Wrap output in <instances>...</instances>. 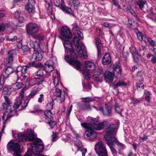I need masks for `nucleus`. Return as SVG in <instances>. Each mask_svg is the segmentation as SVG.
Masks as SVG:
<instances>
[{"instance_id":"f257e3e1","label":"nucleus","mask_w":156,"mask_h":156,"mask_svg":"<svg viewBox=\"0 0 156 156\" xmlns=\"http://www.w3.org/2000/svg\"><path fill=\"white\" fill-rule=\"evenodd\" d=\"M13 136L16 139L19 141H25L27 140L32 141V143H30L29 144L32 148L33 152L37 153L42 152L44 149V145L41 139L39 138H34V135L33 132L31 129L28 130L26 134H21L16 133Z\"/></svg>"},{"instance_id":"f03ea898","label":"nucleus","mask_w":156,"mask_h":156,"mask_svg":"<svg viewBox=\"0 0 156 156\" xmlns=\"http://www.w3.org/2000/svg\"><path fill=\"white\" fill-rule=\"evenodd\" d=\"M63 44L66 50L69 51L71 56V58L69 57L68 56H65V59L66 61L72 66L76 69H80L81 64L78 60H75V59L77 58V56L74 52V49L72 48V44L68 40H65Z\"/></svg>"},{"instance_id":"7ed1b4c3","label":"nucleus","mask_w":156,"mask_h":156,"mask_svg":"<svg viewBox=\"0 0 156 156\" xmlns=\"http://www.w3.org/2000/svg\"><path fill=\"white\" fill-rule=\"evenodd\" d=\"M108 123V122L106 120L99 123L97 121L92 120L90 123L84 122L81 123V125L83 127L86 129H95L99 130L103 129Z\"/></svg>"},{"instance_id":"20e7f679","label":"nucleus","mask_w":156,"mask_h":156,"mask_svg":"<svg viewBox=\"0 0 156 156\" xmlns=\"http://www.w3.org/2000/svg\"><path fill=\"white\" fill-rule=\"evenodd\" d=\"M83 39L82 36L74 35L73 38V42L76 48H77L78 53L83 55V58H87V54L84 44L83 43L79 44L80 40Z\"/></svg>"},{"instance_id":"39448f33","label":"nucleus","mask_w":156,"mask_h":156,"mask_svg":"<svg viewBox=\"0 0 156 156\" xmlns=\"http://www.w3.org/2000/svg\"><path fill=\"white\" fill-rule=\"evenodd\" d=\"M25 88H23L19 92V95L16 97V101L14 104L13 107L15 109L18 108L20 106H21L22 108H25L29 102L28 100H25L24 99V91Z\"/></svg>"},{"instance_id":"423d86ee","label":"nucleus","mask_w":156,"mask_h":156,"mask_svg":"<svg viewBox=\"0 0 156 156\" xmlns=\"http://www.w3.org/2000/svg\"><path fill=\"white\" fill-rule=\"evenodd\" d=\"M7 148L9 151H13L14 156H21L20 153L22 151V146L20 143H15L14 141L11 140L8 143Z\"/></svg>"},{"instance_id":"0eeeda50","label":"nucleus","mask_w":156,"mask_h":156,"mask_svg":"<svg viewBox=\"0 0 156 156\" xmlns=\"http://www.w3.org/2000/svg\"><path fill=\"white\" fill-rule=\"evenodd\" d=\"M94 149L99 156H108L107 149L101 141H99L95 144Z\"/></svg>"},{"instance_id":"6e6552de","label":"nucleus","mask_w":156,"mask_h":156,"mask_svg":"<svg viewBox=\"0 0 156 156\" xmlns=\"http://www.w3.org/2000/svg\"><path fill=\"white\" fill-rule=\"evenodd\" d=\"M85 70L88 71L89 72H93L96 69V65L92 62L90 61L86 62L84 63ZM83 76L84 78L87 80H89L90 78V74L86 70H84L83 72Z\"/></svg>"},{"instance_id":"1a4fd4ad","label":"nucleus","mask_w":156,"mask_h":156,"mask_svg":"<svg viewBox=\"0 0 156 156\" xmlns=\"http://www.w3.org/2000/svg\"><path fill=\"white\" fill-rule=\"evenodd\" d=\"M53 92L54 95L58 102L61 103L65 100V92L64 90H62V88L56 87Z\"/></svg>"},{"instance_id":"9d476101","label":"nucleus","mask_w":156,"mask_h":156,"mask_svg":"<svg viewBox=\"0 0 156 156\" xmlns=\"http://www.w3.org/2000/svg\"><path fill=\"white\" fill-rule=\"evenodd\" d=\"M27 34L32 35L37 33L39 31V26L36 23L30 22L26 25Z\"/></svg>"},{"instance_id":"9b49d317","label":"nucleus","mask_w":156,"mask_h":156,"mask_svg":"<svg viewBox=\"0 0 156 156\" xmlns=\"http://www.w3.org/2000/svg\"><path fill=\"white\" fill-rule=\"evenodd\" d=\"M118 128L117 124H111L107 126L106 129V134L104 136V138L105 140V138L106 137H116L115 134L114 133L116 132Z\"/></svg>"},{"instance_id":"f8f14e48","label":"nucleus","mask_w":156,"mask_h":156,"mask_svg":"<svg viewBox=\"0 0 156 156\" xmlns=\"http://www.w3.org/2000/svg\"><path fill=\"white\" fill-rule=\"evenodd\" d=\"M33 63H28L27 66H23L18 67L16 69V72L18 77H20V75H22V74H25L27 73V67L30 66H33Z\"/></svg>"},{"instance_id":"ddd939ff","label":"nucleus","mask_w":156,"mask_h":156,"mask_svg":"<svg viewBox=\"0 0 156 156\" xmlns=\"http://www.w3.org/2000/svg\"><path fill=\"white\" fill-rule=\"evenodd\" d=\"M84 136L87 140L90 141H92L97 137L96 133L91 129L87 130L84 134Z\"/></svg>"},{"instance_id":"4468645a","label":"nucleus","mask_w":156,"mask_h":156,"mask_svg":"<svg viewBox=\"0 0 156 156\" xmlns=\"http://www.w3.org/2000/svg\"><path fill=\"white\" fill-rule=\"evenodd\" d=\"M105 140V143L109 147L113 155L114 156H116L117 151L114 147V144L111 139L110 137H106Z\"/></svg>"},{"instance_id":"2eb2a0df","label":"nucleus","mask_w":156,"mask_h":156,"mask_svg":"<svg viewBox=\"0 0 156 156\" xmlns=\"http://www.w3.org/2000/svg\"><path fill=\"white\" fill-rule=\"evenodd\" d=\"M16 55V51L14 50L10 51L8 57L5 59L4 62L6 64H11L13 62V58Z\"/></svg>"},{"instance_id":"dca6fc26","label":"nucleus","mask_w":156,"mask_h":156,"mask_svg":"<svg viewBox=\"0 0 156 156\" xmlns=\"http://www.w3.org/2000/svg\"><path fill=\"white\" fill-rule=\"evenodd\" d=\"M61 33L63 37L66 38H69L72 36L70 30L66 26H64L62 28Z\"/></svg>"},{"instance_id":"f3484780","label":"nucleus","mask_w":156,"mask_h":156,"mask_svg":"<svg viewBox=\"0 0 156 156\" xmlns=\"http://www.w3.org/2000/svg\"><path fill=\"white\" fill-rule=\"evenodd\" d=\"M113 143H115L117 146V148L119 151H123L126 147L125 145L122 143L119 142L115 136H112L110 137Z\"/></svg>"},{"instance_id":"a211bd4d","label":"nucleus","mask_w":156,"mask_h":156,"mask_svg":"<svg viewBox=\"0 0 156 156\" xmlns=\"http://www.w3.org/2000/svg\"><path fill=\"white\" fill-rule=\"evenodd\" d=\"M53 62L51 60H48L45 63L44 68L46 71L48 72H51L53 69Z\"/></svg>"},{"instance_id":"6ab92c4d","label":"nucleus","mask_w":156,"mask_h":156,"mask_svg":"<svg viewBox=\"0 0 156 156\" xmlns=\"http://www.w3.org/2000/svg\"><path fill=\"white\" fill-rule=\"evenodd\" d=\"M102 63L104 65L110 64L111 62V57L108 53H106L104 55L101 61Z\"/></svg>"},{"instance_id":"aec40b11","label":"nucleus","mask_w":156,"mask_h":156,"mask_svg":"<svg viewBox=\"0 0 156 156\" xmlns=\"http://www.w3.org/2000/svg\"><path fill=\"white\" fill-rule=\"evenodd\" d=\"M114 75V73L108 71H105V73L104 76L105 80L109 83L113 80Z\"/></svg>"},{"instance_id":"412c9836","label":"nucleus","mask_w":156,"mask_h":156,"mask_svg":"<svg viewBox=\"0 0 156 156\" xmlns=\"http://www.w3.org/2000/svg\"><path fill=\"white\" fill-rule=\"evenodd\" d=\"M4 98L5 102L3 103V107L4 109H7L11 106L12 103L10 100L7 96L5 95Z\"/></svg>"},{"instance_id":"4be33fe9","label":"nucleus","mask_w":156,"mask_h":156,"mask_svg":"<svg viewBox=\"0 0 156 156\" xmlns=\"http://www.w3.org/2000/svg\"><path fill=\"white\" fill-rule=\"evenodd\" d=\"M62 10L63 12L68 14L71 15L73 16L74 13L72 10L71 9L66 6L64 4L63 5L60 9Z\"/></svg>"},{"instance_id":"5701e85b","label":"nucleus","mask_w":156,"mask_h":156,"mask_svg":"<svg viewBox=\"0 0 156 156\" xmlns=\"http://www.w3.org/2000/svg\"><path fill=\"white\" fill-rule=\"evenodd\" d=\"M75 26V27H73V34L74 35L79 36H82L83 34L82 33V30L80 29L79 26L76 25Z\"/></svg>"},{"instance_id":"b1692460","label":"nucleus","mask_w":156,"mask_h":156,"mask_svg":"<svg viewBox=\"0 0 156 156\" xmlns=\"http://www.w3.org/2000/svg\"><path fill=\"white\" fill-rule=\"evenodd\" d=\"M42 58L41 54L38 51L34 53L32 55V59L35 61L41 60Z\"/></svg>"},{"instance_id":"393cba45","label":"nucleus","mask_w":156,"mask_h":156,"mask_svg":"<svg viewBox=\"0 0 156 156\" xmlns=\"http://www.w3.org/2000/svg\"><path fill=\"white\" fill-rule=\"evenodd\" d=\"M103 75H100L97 72H95L93 75V79L95 81L98 82H101L102 81Z\"/></svg>"},{"instance_id":"a878e982","label":"nucleus","mask_w":156,"mask_h":156,"mask_svg":"<svg viewBox=\"0 0 156 156\" xmlns=\"http://www.w3.org/2000/svg\"><path fill=\"white\" fill-rule=\"evenodd\" d=\"M30 47L35 51L38 50L40 47L39 43L36 41H31L30 43Z\"/></svg>"},{"instance_id":"bb28decb","label":"nucleus","mask_w":156,"mask_h":156,"mask_svg":"<svg viewBox=\"0 0 156 156\" xmlns=\"http://www.w3.org/2000/svg\"><path fill=\"white\" fill-rule=\"evenodd\" d=\"M53 83L55 88L56 87L62 88V85L60 78L58 77H55L53 80Z\"/></svg>"},{"instance_id":"cd10ccee","label":"nucleus","mask_w":156,"mask_h":156,"mask_svg":"<svg viewBox=\"0 0 156 156\" xmlns=\"http://www.w3.org/2000/svg\"><path fill=\"white\" fill-rule=\"evenodd\" d=\"M105 111L104 113V115L105 116H110L112 115V108L109 106L107 104L105 105Z\"/></svg>"},{"instance_id":"c85d7f7f","label":"nucleus","mask_w":156,"mask_h":156,"mask_svg":"<svg viewBox=\"0 0 156 156\" xmlns=\"http://www.w3.org/2000/svg\"><path fill=\"white\" fill-rule=\"evenodd\" d=\"M146 35L144 31H140L137 29V38L140 41H142L144 38H146Z\"/></svg>"},{"instance_id":"c756f323","label":"nucleus","mask_w":156,"mask_h":156,"mask_svg":"<svg viewBox=\"0 0 156 156\" xmlns=\"http://www.w3.org/2000/svg\"><path fill=\"white\" fill-rule=\"evenodd\" d=\"M12 89L10 86H5L3 89L2 94L5 95H10L12 93Z\"/></svg>"},{"instance_id":"7c9ffc66","label":"nucleus","mask_w":156,"mask_h":156,"mask_svg":"<svg viewBox=\"0 0 156 156\" xmlns=\"http://www.w3.org/2000/svg\"><path fill=\"white\" fill-rule=\"evenodd\" d=\"M35 5L34 4H27L25 5V9L30 13L34 12L35 10Z\"/></svg>"},{"instance_id":"2f4dec72","label":"nucleus","mask_w":156,"mask_h":156,"mask_svg":"<svg viewBox=\"0 0 156 156\" xmlns=\"http://www.w3.org/2000/svg\"><path fill=\"white\" fill-rule=\"evenodd\" d=\"M44 113L46 117V121H47V120L49 119H53V117L51 116V113L50 111H46L44 112Z\"/></svg>"},{"instance_id":"473e14b6","label":"nucleus","mask_w":156,"mask_h":156,"mask_svg":"<svg viewBox=\"0 0 156 156\" xmlns=\"http://www.w3.org/2000/svg\"><path fill=\"white\" fill-rule=\"evenodd\" d=\"M147 3L145 0H138L137 2V5L139 6V8L141 10H142L144 7V5Z\"/></svg>"},{"instance_id":"72a5a7b5","label":"nucleus","mask_w":156,"mask_h":156,"mask_svg":"<svg viewBox=\"0 0 156 156\" xmlns=\"http://www.w3.org/2000/svg\"><path fill=\"white\" fill-rule=\"evenodd\" d=\"M114 72L118 75H120L122 72V69L118 65H117L114 67Z\"/></svg>"},{"instance_id":"f704fd0d","label":"nucleus","mask_w":156,"mask_h":156,"mask_svg":"<svg viewBox=\"0 0 156 156\" xmlns=\"http://www.w3.org/2000/svg\"><path fill=\"white\" fill-rule=\"evenodd\" d=\"M33 151L32 150V149H29L27 150V152L24 155V156H31L32 155V152L35 155H36L37 154H39L41 153L42 152H39L37 153V152H35L34 153L33 152Z\"/></svg>"},{"instance_id":"c9c22d12","label":"nucleus","mask_w":156,"mask_h":156,"mask_svg":"<svg viewBox=\"0 0 156 156\" xmlns=\"http://www.w3.org/2000/svg\"><path fill=\"white\" fill-rule=\"evenodd\" d=\"M114 108L116 112L118 114L121 115L122 111V108H120L119 105L115 103L114 105Z\"/></svg>"},{"instance_id":"e433bc0d","label":"nucleus","mask_w":156,"mask_h":156,"mask_svg":"<svg viewBox=\"0 0 156 156\" xmlns=\"http://www.w3.org/2000/svg\"><path fill=\"white\" fill-rule=\"evenodd\" d=\"M14 71V69L12 67H8L5 69V73L7 75L11 74Z\"/></svg>"},{"instance_id":"4c0bfd02","label":"nucleus","mask_w":156,"mask_h":156,"mask_svg":"<svg viewBox=\"0 0 156 156\" xmlns=\"http://www.w3.org/2000/svg\"><path fill=\"white\" fill-rule=\"evenodd\" d=\"M130 52L132 55L133 61L134 62H136V49L133 47H132L130 49Z\"/></svg>"},{"instance_id":"58836bf2","label":"nucleus","mask_w":156,"mask_h":156,"mask_svg":"<svg viewBox=\"0 0 156 156\" xmlns=\"http://www.w3.org/2000/svg\"><path fill=\"white\" fill-rule=\"evenodd\" d=\"M46 122L49 125L51 129L53 128L56 124V122L53 121V119H49L46 121Z\"/></svg>"},{"instance_id":"ea45409f","label":"nucleus","mask_w":156,"mask_h":156,"mask_svg":"<svg viewBox=\"0 0 156 156\" xmlns=\"http://www.w3.org/2000/svg\"><path fill=\"white\" fill-rule=\"evenodd\" d=\"M37 93V92L36 90H33L27 97V98L28 99H26V100H28L29 101V100L31 98H33L34 97Z\"/></svg>"},{"instance_id":"a19ab883","label":"nucleus","mask_w":156,"mask_h":156,"mask_svg":"<svg viewBox=\"0 0 156 156\" xmlns=\"http://www.w3.org/2000/svg\"><path fill=\"white\" fill-rule=\"evenodd\" d=\"M23 85V84L22 83L16 82L13 85V87L15 90H17L21 88Z\"/></svg>"},{"instance_id":"79ce46f5","label":"nucleus","mask_w":156,"mask_h":156,"mask_svg":"<svg viewBox=\"0 0 156 156\" xmlns=\"http://www.w3.org/2000/svg\"><path fill=\"white\" fill-rule=\"evenodd\" d=\"M28 81L29 82V84L31 86H33L37 84L36 79V78L27 79Z\"/></svg>"},{"instance_id":"37998d69","label":"nucleus","mask_w":156,"mask_h":156,"mask_svg":"<svg viewBox=\"0 0 156 156\" xmlns=\"http://www.w3.org/2000/svg\"><path fill=\"white\" fill-rule=\"evenodd\" d=\"M145 100L148 103L150 102L151 99L150 96L151 93L149 91H147L145 92Z\"/></svg>"},{"instance_id":"c03bdc74","label":"nucleus","mask_w":156,"mask_h":156,"mask_svg":"<svg viewBox=\"0 0 156 156\" xmlns=\"http://www.w3.org/2000/svg\"><path fill=\"white\" fill-rule=\"evenodd\" d=\"M143 78H141L139 83L137 84V89L138 90H139L138 89L139 88H140V90L144 89V85L143 83Z\"/></svg>"},{"instance_id":"a18cd8bd","label":"nucleus","mask_w":156,"mask_h":156,"mask_svg":"<svg viewBox=\"0 0 156 156\" xmlns=\"http://www.w3.org/2000/svg\"><path fill=\"white\" fill-rule=\"evenodd\" d=\"M83 100V102L84 103H89L94 101V99L90 97H87L85 98H82Z\"/></svg>"},{"instance_id":"49530a36","label":"nucleus","mask_w":156,"mask_h":156,"mask_svg":"<svg viewBox=\"0 0 156 156\" xmlns=\"http://www.w3.org/2000/svg\"><path fill=\"white\" fill-rule=\"evenodd\" d=\"M147 41L149 43V45L152 47H154L155 46V42L150 37H148L147 38Z\"/></svg>"},{"instance_id":"de8ad7c7","label":"nucleus","mask_w":156,"mask_h":156,"mask_svg":"<svg viewBox=\"0 0 156 156\" xmlns=\"http://www.w3.org/2000/svg\"><path fill=\"white\" fill-rule=\"evenodd\" d=\"M44 70L41 69H38L35 73V75L38 76H43L44 75Z\"/></svg>"},{"instance_id":"09e8293b","label":"nucleus","mask_w":156,"mask_h":156,"mask_svg":"<svg viewBox=\"0 0 156 156\" xmlns=\"http://www.w3.org/2000/svg\"><path fill=\"white\" fill-rule=\"evenodd\" d=\"M54 4L57 7L60 8L64 4L63 3H61L60 2L59 0H54Z\"/></svg>"},{"instance_id":"8fccbe9b","label":"nucleus","mask_w":156,"mask_h":156,"mask_svg":"<svg viewBox=\"0 0 156 156\" xmlns=\"http://www.w3.org/2000/svg\"><path fill=\"white\" fill-rule=\"evenodd\" d=\"M96 43L97 48H101L102 45L100 40L98 38L96 39Z\"/></svg>"},{"instance_id":"3c124183","label":"nucleus","mask_w":156,"mask_h":156,"mask_svg":"<svg viewBox=\"0 0 156 156\" xmlns=\"http://www.w3.org/2000/svg\"><path fill=\"white\" fill-rule=\"evenodd\" d=\"M17 115H18V112L17 111L15 110L11 111L9 113V116L10 117L13 116Z\"/></svg>"},{"instance_id":"603ef678","label":"nucleus","mask_w":156,"mask_h":156,"mask_svg":"<svg viewBox=\"0 0 156 156\" xmlns=\"http://www.w3.org/2000/svg\"><path fill=\"white\" fill-rule=\"evenodd\" d=\"M37 84H39L42 83L45 81L44 78H36Z\"/></svg>"},{"instance_id":"864d4df0","label":"nucleus","mask_w":156,"mask_h":156,"mask_svg":"<svg viewBox=\"0 0 156 156\" xmlns=\"http://www.w3.org/2000/svg\"><path fill=\"white\" fill-rule=\"evenodd\" d=\"M46 7L48 8H51L52 7V3L51 0H45Z\"/></svg>"},{"instance_id":"5fc2aeb1","label":"nucleus","mask_w":156,"mask_h":156,"mask_svg":"<svg viewBox=\"0 0 156 156\" xmlns=\"http://www.w3.org/2000/svg\"><path fill=\"white\" fill-rule=\"evenodd\" d=\"M126 84L123 81H119L117 82L115 85V87L116 88L118 87H120L123 86H125Z\"/></svg>"},{"instance_id":"6e6d98bb","label":"nucleus","mask_w":156,"mask_h":156,"mask_svg":"<svg viewBox=\"0 0 156 156\" xmlns=\"http://www.w3.org/2000/svg\"><path fill=\"white\" fill-rule=\"evenodd\" d=\"M8 27L6 23H2L0 25V32L4 31L5 28Z\"/></svg>"},{"instance_id":"4d7b16f0","label":"nucleus","mask_w":156,"mask_h":156,"mask_svg":"<svg viewBox=\"0 0 156 156\" xmlns=\"http://www.w3.org/2000/svg\"><path fill=\"white\" fill-rule=\"evenodd\" d=\"M44 95L43 94H41L39 95V97L38 99V102L39 103H41L44 100Z\"/></svg>"},{"instance_id":"13d9d810","label":"nucleus","mask_w":156,"mask_h":156,"mask_svg":"<svg viewBox=\"0 0 156 156\" xmlns=\"http://www.w3.org/2000/svg\"><path fill=\"white\" fill-rule=\"evenodd\" d=\"M53 102L48 103L47 105V108L48 109V110H52L53 108Z\"/></svg>"},{"instance_id":"bf43d9fd","label":"nucleus","mask_w":156,"mask_h":156,"mask_svg":"<svg viewBox=\"0 0 156 156\" xmlns=\"http://www.w3.org/2000/svg\"><path fill=\"white\" fill-rule=\"evenodd\" d=\"M124 10L125 11H129L132 15H133L134 16H135V13L134 12L133 10L131 9L130 8H129L126 7H124Z\"/></svg>"},{"instance_id":"052dcab7","label":"nucleus","mask_w":156,"mask_h":156,"mask_svg":"<svg viewBox=\"0 0 156 156\" xmlns=\"http://www.w3.org/2000/svg\"><path fill=\"white\" fill-rule=\"evenodd\" d=\"M83 109L87 110H90L91 108L89 103L85 104L83 107Z\"/></svg>"},{"instance_id":"680f3d73","label":"nucleus","mask_w":156,"mask_h":156,"mask_svg":"<svg viewBox=\"0 0 156 156\" xmlns=\"http://www.w3.org/2000/svg\"><path fill=\"white\" fill-rule=\"evenodd\" d=\"M10 117L9 116V114H8L7 112L4 113L2 116V119L5 120V121H7Z\"/></svg>"},{"instance_id":"e2e57ef3","label":"nucleus","mask_w":156,"mask_h":156,"mask_svg":"<svg viewBox=\"0 0 156 156\" xmlns=\"http://www.w3.org/2000/svg\"><path fill=\"white\" fill-rule=\"evenodd\" d=\"M75 145L77 147L78 150H80L82 147V143L80 141H78L77 143L75 144Z\"/></svg>"},{"instance_id":"0e129e2a","label":"nucleus","mask_w":156,"mask_h":156,"mask_svg":"<svg viewBox=\"0 0 156 156\" xmlns=\"http://www.w3.org/2000/svg\"><path fill=\"white\" fill-rule=\"evenodd\" d=\"M7 40L11 41L12 42H15L16 41H17V42H18V39L17 38V37L16 36H15L13 37V38H8L7 39Z\"/></svg>"},{"instance_id":"69168bd1","label":"nucleus","mask_w":156,"mask_h":156,"mask_svg":"<svg viewBox=\"0 0 156 156\" xmlns=\"http://www.w3.org/2000/svg\"><path fill=\"white\" fill-rule=\"evenodd\" d=\"M72 3L74 6L77 7L80 4V2L78 0H74L73 1Z\"/></svg>"},{"instance_id":"338daca9","label":"nucleus","mask_w":156,"mask_h":156,"mask_svg":"<svg viewBox=\"0 0 156 156\" xmlns=\"http://www.w3.org/2000/svg\"><path fill=\"white\" fill-rule=\"evenodd\" d=\"M112 3L113 4L116 6H117L118 8L120 9V6L118 3V1L116 0H111Z\"/></svg>"},{"instance_id":"774afa93","label":"nucleus","mask_w":156,"mask_h":156,"mask_svg":"<svg viewBox=\"0 0 156 156\" xmlns=\"http://www.w3.org/2000/svg\"><path fill=\"white\" fill-rule=\"evenodd\" d=\"M147 138V136L146 135H144L143 137H140V142H142L145 141Z\"/></svg>"}]
</instances>
